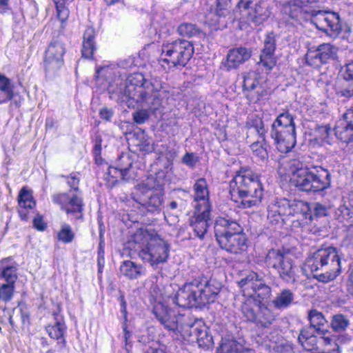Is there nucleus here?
Instances as JSON below:
<instances>
[{
	"instance_id": "1",
	"label": "nucleus",
	"mask_w": 353,
	"mask_h": 353,
	"mask_svg": "<svg viewBox=\"0 0 353 353\" xmlns=\"http://www.w3.org/2000/svg\"><path fill=\"white\" fill-rule=\"evenodd\" d=\"M243 296L241 312L248 321L262 327H269L277 318L272 309L263 303L270 298L271 288L256 272H251L238 283Z\"/></svg>"
},
{
	"instance_id": "2",
	"label": "nucleus",
	"mask_w": 353,
	"mask_h": 353,
	"mask_svg": "<svg viewBox=\"0 0 353 353\" xmlns=\"http://www.w3.org/2000/svg\"><path fill=\"white\" fill-rule=\"evenodd\" d=\"M221 287L216 279L201 276L179 288L172 301L182 307H203L214 301Z\"/></svg>"
},
{
	"instance_id": "3",
	"label": "nucleus",
	"mask_w": 353,
	"mask_h": 353,
	"mask_svg": "<svg viewBox=\"0 0 353 353\" xmlns=\"http://www.w3.org/2000/svg\"><path fill=\"white\" fill-rule=\"evenodd\" d=\"M161 88L157 79L148 81L141 73H134L126 79L123 97L154 112L162 108Z\"/></svg>"
},
{
	"instance_id": "4",
	"label": "nucleus",
	"mask_w": 353,
	"mask_h": 353,
	"mask_svg": "<svg viewBox=\"0 0 353 353\" xmlns=\"http://www.w3.org/2000/svg\"><path fill=\"white\" fill-rule=\"evenodd\" d=\"M230 194L234 202L240 201L243 208L258 205L263 197L259 176L248 168H241L230 182Z\"/></svg>"
},
{
	"instance_id": "5",
	"label": "nucleus",
	"mask_w": 353,
	"mask_h": 353,
	"mask_svg": "<svg viewBox=\"0 0 353 353\" xmlns=\"http://www.w3.org/2000/svg\"><path fill=\"white\" fill-rule=\"evenodd\" d=\"M307 267L319 281L327 283L341 273V259L336 248L319 249L307 260Z\"/></svg>"
},
{
	"instance_id": "6",
	"label": "nucleus",
	"mask_w": 353,
	"mask_h": 353,
	"mask_svg": "<svg viewBox=\"0 0 353 353\" xmlns=\"http://www.w3.org/2000/svg\"><path fill=\"white\" fill-rule=\"evenodd\" d=\"M128 245L129 249L152 266L166 261L168 257V245L159 236L150 237L137 233L128 241Z\"/></svg>"
},
{
	"instance_id": "7",
	"label": "nucleus",
	"mask_w": 353,
	"mask_h": 353,
	"mask_svg": "<svg viewBox=\"0 0 353 353\" xmlns=\"http://www.w3.org/2000/svg\"><path fill=\"white\" fill-rule=\"evenodd\" d=\"M159 186L155 178H148L145 183L135 186L131 197L148 211H159L163 202V192Z\"/></svg>"
},
{
	"instance_id": "8",
	"label": "nucleus",
	"mask_w": 353,
	"mask_h": 353,
	"mask_svg": "<svg viewBox=\"0 0 353 353\" xmlns=\"http://www.w3.org/2000/svg\"><path fill=\"white\" fill-rule=\"evenodd\" d=\"M292 178V184L299 190L306 192L323 191L330 186L331 174L326 169L320 167L315 171L309 168Z\"/></svg>"
},
{
	"instance_id": "9",
	"label": "nucleus",
	"mask_w": 353,
	"mask_h": 353,
	"mask_svg": "<svg viewBox=\"0 0 353 353\" xmlns=\"http://www.w3.org/2000/svg\"><path fill=\"white\" fill-rule=\"evenodd\" d=\"M265 263L268 268L277 270L280 277L287 283L296 281V266L288 249H270L266 254Z\"/></svg>"
},
{
	"instance_id": "10",
	"label": "nucleus",
	"mask_w": 353,
	"mask_h": 353,
	"mask_svg": "<svg viewBox=\"0 0 353 353\" xmlns=\"http://www.w3.org/2000/svg\"><path fill=\"white\" fill-rule=\"evenodd\" d=\"M161 61L173 67H184L194 54V47L190 41L177 39L162 46Z\"/></svg>"
},
{
	"instance_id": "11",
	"label": "nucleus",
	"mask_w": 353,
	"mask_h": 353,
	"mask_svg": "<svg viewBox=\"0 0 353 353\" xmlns=\"http://www.w3.org/2000/svg\"><path fill=\"white\" fill-rule=\"evenodd\" d=\"M338 48L329 43L319 45L316 48H310L305 55V63L314 68H319L330 60L337 58Z\"/></svg>"
},
{
	"instance_id": "12",
	"label": "nucleus",
	"mask_w": 353,
	"mask_h": 353,
	"mask_svg": "<svg viewBox=\"0 0 353 353\" xmlns=\"http://www.w3.org/2000/svg\"><path fill=\"white\" fill-rule=\"evenodd\" d=\"M312 21L320 30L330 37H337L341 32L342 26L339 14L332 12L327 14L321 10L315 11L312 14Z\"/></svg>"
},
{
	"instance_id": "13",
	"label": "nucleus",
	"mask_w": 353,
	"mask_h": 353,
	"mask_svg": "<svg viewBox=\"0 0 353 353\" xmlns=\"http://www.w3.org/2000/svg\"><path fill=\"white\" fill-rule=\"evenodd\" d=\"M243 89L251 103H256L268 95V91L259 82V74L250 70L242 74Z\"/></svg>"
},
{
	"instance_id": "14",
	"label": "nucleus",
	"mask_w": 353,
	"mask_h": 353,
	"mask_svg": "<svg viewBox=\"0 0 353 353\" xmlns=\"http://www.w3.org/2000/svg\"><path fill=\"white\" fill-rule=\"evenodd\" d=\"M270 136L281 152L290 151L296 143V129L271 125Z\"/></svg>"
},
{
	"instance_id": "15",
	"label": "nucleus",
	"mask_w": 353,
	"mask_h": 353,
	"mask_svg": "<svg viewBox=\"0 0 353 353\" xmlns=\"http://www.w3.org/2000/svg\"><path fill=\"white\" fill-rule=\"evenodd\" d=\"M54 203L61 205L66 214H72L76 219H82L83 203L81 197L77 194H57L52 197Z\"/></svg>"
},
{
	"instance_id": "16",
	"label": "nucleus",
	"mask_w": 353,
	"mask_h": 353,
	"mask_svg": "<svg viewBox=\"0 0 353 353\" xmlns=\"http://www.w3.org/2000/svg\"><path fill=\"white\" fill-rule=\"evenodd\" d=\"M63 45L59 42H52L46 50L44 59L46 70H59L63 64V55L65 54Z\"/></svg>"
},
{
	"instance_id": "17",
	"label": "nucleus",
	"mask_w": 353,
	"mask_h": 353,
	"mask_svg": "<svg viewBox=\"0 0 353 353\" xmlns=\"http://www.w3.org/2000/svg\"><path fill=\"white\" fill-rule=\"evenodd\" d=\"M211 209H195L194 215L190 219V226L192 227L194 236L203 239L209 228L210 221Z\"/></svg>"
},
{
	"instance_id": "18",
	"label": "nucleus",
	"mask_w": 353,
	"mask_h": 353,
	"mask_svg": "<svg viewBox=\"0 0 353 353\" xmlns=\"http://www.w3.org/2000/svg\"><path fill=\"white\" fill-rule=\"evenodd\" d=\"M214 228L216 241L234 233L243 231L239 223L228 216L218 217L215 221Z\"/></svg>"
},
{
	"instance_id": "19",
	"label": "nucleus",
	"mask_w": 353,
	"mask_h": 353,
	"mask_svg": "<svg viewBox=\"0 0 353 353\" xmlns=\"http://www.w3.org/2000/svg\"><path fill=\"white\" fill-rule=\"evenodd\" d=\"M221 249L232 254H239L247 249V239L243 232L234 233L217 240Z\"/></svg>"
},
{
	"instance_id": "20",
	"label": "nucleus",
	"mask_w": 353,
	"mask_h": 353,
	"mask_svg": "<svg viewBox=\"0 0 353 353\" xmlns=\"http://www.w3.org/2000/svg\"><path fill=\"white\" fill-rule=\"evenodd\" d=\"M276 50V39L273 32L267 34L264 40V47L260 54L259 64H262L268 70L272 69L276 65L274 52Z\"/></svg>"
},
{
	"instance_id": "21",
	"label": "nucleus",
	"mask_w": 353,
	"mask_h": 353,
	"mask_svg": "<svg viewBox=\"0 0 353 353\" xmlns=\"http://www.w3.org/2000/svg\"><path fill=\"white\" fill-rule=\"evenodd\" d=\"M181 324L178 332L183 339L190 342H194L198 333L204 324L201 321L191 318L189 316H181Z\"/></svg>"
},
{
	"instance_id": "22",
	"label": "nucleus",
	"mask_w": 353,
	"mask_h": 353,
	"mask_svg": "<svg viewBox=\"0 0 353 353\" xmlns=\"http://www.w3.org/2000/svg\"><path fill=\"white\" fill-rule=\"evenodd\" d=\"M335 134L344 143L353 142V108L347 110L343 115V121L335 129Z\"/></svg>"
},
{
	"instance_id": "23",
	"label": "nucleus",
	"mask_w": 353,
	"mask_h": 353,
	"mask_svg": "<svg viewBox=\"0 0 353 353\" xmlns=\"http://www.w3.org/2000/svg\"><path fill=\"white\" fill-rule=\"evenodd\" d=\"M252 50L245 47L231 49L227 54L225 67L228 70L236 69L240 65L248 61L252 57Z\"/></svg>"
},
{
	"instance_id": "24",
	"label": "nucleus",
	"mask_w": 353,
	"mask_h": 353,
	"mask_svg": "<svg viewBox=\"0 0 353 353\" xmlns=\"http://www.w3.org/2000/svg\"><path fill=\"white\" fill-rule=\"evenodd\" d=\"M290 201L283 199L271 204L268 208V218L273 220L271 221L279 222L281 219L285 222L290 218Z\"/></svg>"
},
{
	"instance_id": "25",
	"label": "nucleus",
	"mask_w": 353,
	"mask_h": 353,
	"mask_svg": "<svg viewBox=\"0 0 353 353\" xmlns=\"http://www.w3.org/2000/svg\"><path fill=\"white\" fill-rule=\"evenodd\" d=\"M194 199L197 203L195 209H211L209 201V191L207 181L204 178L199 179L194 185Z\"/></svg>"
},
{
	"instance_id": "26",
	"label": "nucleus",
	"mask_w": 353,
	"mask_h": 353,
	"mask_svg": "<svg viewBox=\"0 0 353 353\" xmlns=\"http://www.w3.org/2000/svg\"><path fill=\"white\" fill-rule=\"evenodd\" d=\"M341 72L344 82L340 94L346 98L352 97H353V61L345 64Z\"/></svg>"
},
{
	"instance_id": "27",
	"label": "nucleus",
	"mask_w": 353,
	"mask_h": 353,
	"mask_svg": "<svg viewBox=\"0 0 353 353\" xmlns=\"http://www.w3.org/2000/svg\"><path fill=\"white\" fill-rule=\"evenodd\" d=\"M270 16L268 6L262 2L248 11L247 19L254 26L262 24Z\"/></svg>"
},
{
	"instance_id": "28",
	"label": "nucleus",
	"mask_w": 353,
	"mask_h": 353,
	"mask_svg": "<svg viewBox=\"0 0 353 353\" xmlns=\"http://www.w3.org/2000/svg\"><path fill=\"white\" fill-rule=\"evenodd\" d=\"M119 163L117 167H109L108 175L112 178L121 177L123 180L128 181L131 176H128V171L132 165V161L128 157L120 158Z\"/></svg>"
},
{
	"instance_id": "29",
	"label": "nucleus",
	"mask_w": 353,
	"mask_h": 353,
	"mask_svg": "<svg viewBox=\"0 0 353 353\" xmlns=\"http://www.w3.org/2000/svg\"><path fill=\"white\" fill-rule=\"evenodd\" d=\"M315 333L311 328L303 327L300 330L298 341L305 350H318V339Z\"/></svg>"
},
{
	"instance_id": "30",
	"label": "nucleus",
	"mask_w": 353,
	"mask_h": 353,
	"mask_svg": "<svg viewBox=\"0 0 353 353\" xmlns=\"http://www.w3.org/2000/svg\"><path fill=\"white\" fill-rule=\"evenodd\" d=\"M310 205L303 201L293 200L290 201V217L296 218L297 221H304L308 216L310 219L312 214H309Z\"/></svg>"
},
{
	"instance_id": "31",
	"label": "nucleus",
	"mask_w": 353,
	"mask_h": 353,
	"mask_svg": "<svg viewBox=\"0 0 353 353\" xmlns=\"http://www.w3.org/2000/svg\"><path fill=\"white\" fill-rule=\"evenodd\" d=\"M130 140L131 144L137 147L139 151L149 153L154 149L152 139L145 135L143 132L133 134Z\"/></svg>"
},
{
	"instance_id": "32",
	"label": "nucleus",
	"mask_w": 353,
	"mask_h": 353,
	"mask_svg": "<svg viewBox=\"0 0 353 353\" xmlns=\"http://www.w3.org/2000/svg\"><path fill=\"white\" fill-rule=\"evenodd\" d=\"M308 319L310 325L305 328H311L312 330L320 334H324L327 331L325 329V323H327L323 314L316 310H312L308 314Z\"/></svg>"
},
{
	"instance_id": "33",
	"label": "nucleus",
	"mask_w": 353,
	"mask_h": 353,
	"mask_svg": "<svg viewBox=\"0 0 353 353\" xmlns=\"http://www.w3.org/2000/svg\"><path fill=\"white\" fill-rule=\"evenodd\" d=\"M94 30L92 28H88L83 34V42L82 47V56L86 59H92L93 53L96 50L94 39Z\"/></svg>"
},
{
	"instance_id": "34",
	"label": "nucleus",
	"mask_w": 353,
	"mask_h": 353,
	"mask_svg": "<svg viewBox=\"0 0 353 353\" xmlns=\"http://www.w3.org/2000/svg\"><path fill=\"white\" fill-rule=\"evenodd\" d=\"M245 128L248 133L252 134L256 132L258 135V139H261V142H265V133L264 123L263 119L254 116L247 121Z\"/></svg>"
},
{
	"instance_id": "35",
	"label": "nucleus",
	"mask_w": 353,
	"mask_h": 353,
	"mask_svg": "<svg viewBox=\"0 0 353 353\" xmlns=\"http://www.w3.org/2000/svg\"><path fill=\"white\" fill-rule=\"evenodd\" d=\"M120 272L125 277L134 279L144 273V268L131 261H125L120 266Z\"/></svg>"
},
{
	"instance_id": "36",
	"label": "nucleus",
	"mask_w": 353,
	"mask_h": 353,
	"mask_svg": "<svg viewBox=\"0 0 353 353\" xmlns=\"http://www.w3.org/2000/svg\"><path fill=\"white\" fill-rule=\"evenodd\" d=\"M294 300V294L290 290H283L273 300L274 306L279 309L288 307Z\"/></svg>"
},
{
	"instance_id": "37",
	"label": "nucleus",
	"mask_w": 353,
	"mask_h": 353,
	"mask_svg": "<svg viewBox=\"0 0 353 353\" xmlns=\"http://www.w3.org/2000/svg\"><path fill=\"white\" fill-rule=\"evenodd\" d=\"M243 346L235 340L223 342L217 349V353H243Z\"/></svg>"
},
{
	"instance_id": "38",
	"label": "nucleus",
	"mask_w": 353,
	"mask_h": 353,
	"mask_svg": "<svg viewBox=\"0 0 353 353\" xmlns=\"http://www.w3.org/2000/svg\"><path fill=\"white\" fill-rule=\"evenodd\" d=\"M335 216L341 222L353 219V205L350 202H345L336 210Z\"/></svg>"
},
{
	"instance_id": "39",
	"label": "nucleus",
	"mask_w": 353,
	"mask_h": 353,
	"mask_svg": "<svg viewBox=\"0 0 353 353\" xmlns=\"http://www.w3.org/2000/svg\"><path fill=\"white\" fill-rule=\"evenodd\" d=\"M18 203L19 206L30 210L35 206L36 203L33 200L32 192L28 190L26 187H23L20 190L18 195Z\"/></svg>"
},
{
	"instance_id": "40",
	"label": "nucleus",
	"mask_w": 353,
	"mask_h": 353,
	"mask_svg": "<svg viewBox=\"0 0 353 353\" xmlns=\"http://www.w3.org/2000/svg\"><path fill=\"white\" fill-rule=\"evenodd\" d=\"M272 125L295 129L294 117L288 111L279 114Z\"/></svg>"
},
{
	"instance_id": "41",
	"label": "nucleus",
	"mask_w": 353,
	"mask_h": 353,
	"mask_svg": "<svg viewBox=\"0 0 353 353\" xmlns=\"http://www.w3.org/2000/svg\"><path fill=\"white\" fill-rule=\"evenodd\" d=\"M199 347L203 348H209L213 344L212 336L209 334L207 327L203 325H201L199 332L195 341Z\"/></svg>"
},
{
	"instance_id": "42",
	"label": "nucleus",
	"mask_w": 353,
	"mask_h": 353,
	"mask_svg": "<svg viewBox=\"0 0 353 353\" xmlns=\"http://www.w3.org/2000/svg\"><path fill=\"white\" fill-rule=\"evenodd\" d=\"M181 316H176L171 311L160 323L168 330L178 332L181 324L180 319Z\"/></svg>"
},
{
	"instance_id": "43",
	"label": "nucleus",
	"mask_w": 353,
	"mask_h": 353,
	"mask_svg": "<svg viewBox=\"0 0 353 353\" xmlns=\"http://www.w3.org/2000/svg\"><path fill=\"white\" fill-rule=\"evenodd\" d=\"M350 325V321L347 316L339 314L334 315L331 321V327L336 332H343Z\"/></svg>"
},
{
	"instance_id": "44",
	"label": "nucleus",
	"mask_w": 353,
	"mask_h": 353,
	"mask_svg": "<svg viewBox=\"0 0 353 353\" xmlns=\"http://www.w3.org/2000/svg\"><path fill=\"white\" fill-rule=\"evenodd\" d=\"M230 0H216L215 6L210 8V12L219 17H225L229 14Z\"/></svg>"
},
{
	"instance_id": "45",
	"label": "nucleus",
	"mask_w": 353,
	"mask_h": 353,
	"mask_svg": "<svg viewBox=\"0 0 353 353\" xmlns=\"http://www.w3.org/2000/svg\"><path fill=\"white\" fill-rule=\"evenodd\" d=\"M261 143V140L257 139L251 144L250 148L255 157H258L263 163H266L268 159V154Z\"/></svg>"
},
{
	"instance_id": "46",
	"label": "nucleus",
	"mask_w": 353,
	"mask_h": 353,
	"mask_svg": "<svg viewBox=\"0 0 353 353\" xmlns=\"http://www.w3.org/2000/svg\"><path fill=\"white\" fill-rule=\"evenodd\" d=\"M179 33L183 37H191L202 34L201 31L192 23H184L178 27Z\"/></svg>"
},
{
	"instance_id": "47",
	"label": "nucleus",
	"mask_w": 353,
	"mask_h": 353,
	"mask_svg": "<svg viewBox=\"0 0 353 353\" xmlns=\"http://www.w3.org/2000/svg\"><path fill=\"white\" fill-rule=\"evenodd\" d=\"M46 329L52 339H59L63 336L65 325L59 321H57L54 325H49Z\"/></svg>"
},
{
	"instance_id": "48",
	"label": "nucleus",
	"mask_w": 353,
	"mask_h": 353,
	"mask_svg": "<svg viewBox=\"0 0 353 353\" xmlns=\"http://www.w3.org/2000/svg\"><path fill=\"white\" fill-rule=\"evenodd\" d=\"M324 349L317 353H339V347L336 341L330 337H321Z\"/></svg>"
},
{
	"instance_id": "49",
	"label": "nucleus",
	"mask_w": 353,
	"mask_h": 353,
	"mask_svg": "<svg viewBox=\"0 0 353 353\" xmlns=\"http://www.w3.org/2000/svg\"><path fill=\"white\" fill-rule=\"evenodd\" d=\"M57 237L59 241L64 243H69L73 241L74 233L69 225L63 224L57 234Z\"/></svg>"
},
{
	"instance_id": "50",
	"label": "nucleus",
	"mask_w": 353,
	"mask_h": 353,
	"mask_svg": "<svg viewBox=\"0 0 353 353\" xmlns=\"http://www.w3.org/2000/svg\"><path fill=\"white\" fill-rule=\"evenodd\" d=\"M1 276L6 280V283L15 285L17 279V268L12 265L8 266L3 269Z\"/></svg>"
},
{
	"instance_id": "51",
	"label": "nucleus",
	"mask_w": 353,
	"mask_h": 353,
	"mask_svg": "<svg viewBox=\"0 0 353 353\" xmlns=\"http://www.w3.org/2000/svg\"><path fill=\"white\" fill-rule=\"evenodd\" d=\"M288 170L292 174V177L294 178L298 174H300L301 171H305L307 170V168L304 167V164L302 161L298 159H290L288 161Z\"/></svg>"
},
{
	"instance_id": "52",
	"label": "nucleus",
	"mask_w": 353,
	"mask_h": 353,
	"mask_svg": "<svg viewBox=\"0 0 353 353\" xmlns=\"http://www.w3.org/2000/svg\"><path fill=\"white\" fill-rule=\"evenodd\" d=\"M15 285L4 283L0 287V300L8 302L10 301L14 294Z\"/></svg>"
},
{
	"instance_id": "53",
	"label": "nucleus",
	"mask_w": 353,
	"mask_h": 353,
	"mask_svg": "<svg viewBox=\"0 0 353 353\" xmlns=\"http://www.w3.org/2000/svg\"><path fill=\"white\" fill-rule=\"evenodd\" d=\"M146 108H142L141 110H137L132 114V117L134 121L137 124H143L145 123L150 118L149 110H150L145 107ZM152 112V110H151ZM156 111L152 112H155Z\"/></svg>"
},
{
	"instance_id": "54",
	"label": "nucleus",
	"mask_w": 353,
	"mask_h": 353,
	"mask_svg": "<svg viewBox=\"0 0 353 353\" xmlns=\"http://www.w3.org/2000/svg\"><path fill=\"white\" fill-rule=\"evenodd\" d=\"M153 314L160 322L172 311L168 306L159 303L153 307Z\"/></svg>"
},
{
	"instance_id": "55",
	"label": "nucleus",
	"mask_w": 353,
	"mask_h": 353,
	"mask_svg": "<svg viewBox=\"0 0 353 353\" xmlns=\"http://www.w3.org/2000/svg\"><path fill=\"white\" fill-rule=\"evenodd\" d=\"M17 94L14 91H2L0 90V104L6 103L8 101H13L16 107H19L21 103V98L19 97V100L15 99Z\"/></svg>"
},
{
	"instance_id": "56",
	"label": "nucleus",
	"mask_w": 353,
	"mask_h": 353,
	"mask_svg": "<svg viewBox=\"0 0 353 353\" xmlns=\"http://www.w3.org/2000/svg\"><path fill=\"white\" fill-rule=\"evenodd\" d=\"M329 208L320 203H314L309 212L316 217L325 216L328 214Z\"/></svg>"
},
{
	"instance_id": "57",
	"label": "nucleus",
	"mask_w": 353,
	"mask_h": 353,
	"mask_svg": "<svg viewBox=\"0 0 353 353\" xmlns=\"http://www.w3.org/2000/svg\"><path fill=\"white\" fill-rule=\"evenodd\" d=\"M14 85L6 76L0 74V90L2 91H14Z\"/></svg>"
},
{
	"instance_id": "58",
	"label": "nucleus",
	"mask_w": 353,
	"mask_h": 353,
	"mask_svg": "<svg viewBox=\"0 0 353 353\" xmlns=\"http://www.w3.org/2000/svg\"><path fill=\"white\" fill-rule=\"evenodd\" d=\"M262 0H241L238 3V6L240 8H243L245 10H250L252 8L262 3Z\"/></svg>"
},
{
	"instance_id": "59",
	"label": "nucleus",
	"mask_w": 353,
	"mask_h": 353,
	"mask_svg": "<svg viewBox=\"0 0 353 353\" xmlns=\"http://www.w3.org/2000/svg\"><path fill=\"white\" fill-rule=\"evenodd\" d=\"M57 17L61 22H64L69 16V10L65 5L59 4L56 7Z\"/></svg>"
},
{
	"instance_id": "60",
	"label": "nucleus",
	"mask_w": 353,
	"mask_h": 353,
	"mask_svg": "<svg viewBox=\"0 0 353 353\" xmlns=\"http://www.w3.org/2000/svg\"><path fill=\"white\" fill-rule=\"evenodd\" d=\"M67 183L69 185V186L71 188V189L74 190L75 192H77L79 190V179L74 174H71L69 176H67Z\"/></svg>"
},
{
	"instance_id": "61",
	"label": "nucleus",
	"mask_w": 353,
	"mask_h": 353,
	"mask_svg": "<svg viewBox=\"0 0 353 353\" xmlns=\"http://www.w3.org/2000/svg\"><path fill=\"white\" fill-rule=\"evenodd\" d=\"M182 162L187 165L193 168L195 165L196 161L193 153L187 152L182 159Z\"/></svg>"
},
{
	"instance_id": "62",
	"label": "nucleus",
	"mask_w": 353,
	"mask_h": 353,
	"mask_svg": "<svg viewBox=\"0 0 353 353\" xmlns=\"http://www.w3.org/2000/svg\"><path fill=\"white\" fill-rule=\"evenodd\" d=\"M33 225L34 227L40 231H43L46 228V224L43 221L41 216H37L33 219Z\"/></svg>"
},
{
	"instance_id": "63",
	"label": "nucleus",
	"mask_w": 353,
	"mask_h": 353,
	"mask_svg": "<svg viewBox=\"0 0 353 353\" xmlns=\"http://www.w3.org/2000/svg\"><path fill=\"white\" fill-rule=\"evenodd\" d=\"M100 117L106 121H109L113 114V111L107 108H103L99 112Z\"/></svg>"
},
{
	"instance_id": "64",
	"label": "nucleus",
	"mask_w": 353,
	"mask_h": 353,
	"mask_svg": "<svg viewBox=\"0 0 353 353\" xmlns=\"http://www.w3.org/2000/svg\"><path fill=\"white\" fill-rule=\"evenodd\" d=\"M347 290L353 296V268L351 270L347 283Z\"/></svg>"
}]
</instances>
